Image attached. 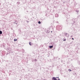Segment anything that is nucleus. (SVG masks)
<instances>
[{
    "instance_id": "1a4fd4ad",
    "label": "nucleus",
    "mask_w": 80,
    "mask_h": 80,
    "mask_svg": "<svg viewBox=\"0 0 80 80\" xmlns=\"http://www.w3.org/2000/svg\"><path fill=\"white\" fill-rule=\"evenodd\" d=\"M72 40H74V39H73V38H72Z\"/></svg>"
},
{
    "instance_id": "39448f33",
    "label": "nucleus",
    "mask_w": 80,
    "mask_h": 80,
    "mask_svg": "<svg viewBox=\"0 0 80 80\" xmlns=\"http://www.w3.org/2000/svg\"><path fill=\"white\" fill-rule=\"evenodd\" d=\"M38 23H39V24H40V23H41V22H40V21H39Z\"/></svg>"
},
{
    "instance_id": "9b49d317",
    "label": "nucleus",
    "mask_w": 80,
    "mask_h": 80,
    "mask_svg": "<svg viewBox=\"0 0 80 80\" xmlns=\"http://www.w3.org/2000/svg\"><path fill=\"white\" fill-rule=\"evenodd\" d=\"M58 78L59 77H58Z\"/></svg>"
},
{
    "instance_id": "7ed1b4c3",
    "label": "nucleus",
    "mask_w": 80,
    "mask_h": 80,
    "mask_svg": "<svg viewBox=\"0 0 80 80\" xmlns=\"http://www.w3.org/2000/svg\"><path fill=\"white\" fill-rule=\"evenodd\" d=\"M0 34H2V32L1 31H0Z\"/></svg>"
},
{
    "instance_id": "6e6552de",
    "label": "nucleus",
    "mask_w": 80,
    "mask_h": 80,
    "mask_svg": "<svg viewBox=\"0 0 80 80\" xmlns=\"http://www.w3.org/2000/svg\"><path fill=\"white\" fill-rule=\"evenodd\" d=\"M65 40H66L65 39L64 40H63V41H65Z\"/></svg>"
},
{
    "instance_id": "423d86ee",
    "label": "nucleus",
    "mask_w": 80,
    "mask_h": 80,
    "mask_svg": "<svg viewBox=\"0 0 80 80\" xmlns=\"http://www.w3.org/2000/svg\"><path fill=\"white\" fill-rule=\"evenodd\" d=\"M30 43H31V42H29V45H31V44Z\"/></svg>"
},
{
    "instance_id": "f8f14e48",
    "label": "nucleus",
    "mask_w": 80,
    "mask_h": 80,
    "mask_svg": "<svg viewBox=\"0 0 80 80\" xmlns=\"http://www.w3.org/2000/svg\"><path fill=\"white\" fill-rule=\"evenodd\" d=\"M44 80H45V79H44Z\"/></svg>"
},
{
    "instance_id": "9d476101",
    "label": "nucleus",
    "mask_w": 80,
    "mask_h": 80,
    "mask_svg": "<svg viewBox=\"0 0 80 80\" xmlns=\"http://www.w3.org/2000/svg\"><path fill=\"white\" fill-rule=\"evenodd\" d=\"M58 80H60V79H58Z\"/></svg>"
},
{
    "instance_id": "0eeeda50",
    "label": "nucleus",
    "mask_w": 80,
    "mask_h": 80,
    "mask_svg": "<svg viewBox=\"0 0 80 80\" xmlns=\"http://www.w3.org/2000/svg\"><path fill=\"white\" fill-rule=\"evenodd\" d=\"M68 70L69 71H70L71 72L72 71V70H70V69H69Z\"/></svg>"
},
{
    "instance_id": "f257e3e1",
    "label": "nucleus",
    "mask_w": 80,
    "mask_h": 80,
    "mask_svg": "<svg viewBox=\"0 0 80 80\" xmlns=\"http://www.w3.org/2000/svg\"><path fill=\"white\" fill-rule=\"evenodd\" d=\"M52 80H57L56 78H52Z\"/></svg>"
},
{
    "instance_id": "20e7f679",
    "label": "nucleus",
    "mask_w": 80,
    "mask_h": 80,
    "mask_svg": "<svg viewBox=\"0 0 80 80\" xmlns=\"http://www.w3.org/2000/svg\"><path fill=\"white\" fill-rule=\"evenodd\" d=\"M14 42H16V41H17V39H14Z\"/></svg>"
},
{
    "instance_id": "f03ea898",
    "label": "nucleus",
    "mask_w": 80,
    "mask_h": 80,
    "mask_svg": "<svg viewBox=\"0 0 80 80\" xmlns=\"http://www.w3.org/2000/svg\"><path fill=\"white\" fill-rule=\"evenodd\" d=\"M49 47L50 48H53V46H50Z\"/></svg>"
}]
</instances>
